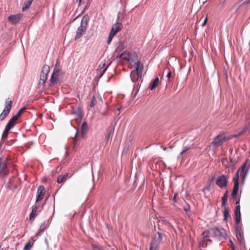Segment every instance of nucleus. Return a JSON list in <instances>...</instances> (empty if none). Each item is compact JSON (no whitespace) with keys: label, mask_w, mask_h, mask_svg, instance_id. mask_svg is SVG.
I'll return each mask as SVG.
<instances>
[{"label":"nucleus","mask_w":250,"mask_h":250,"mask_svg":"<svg viewBox=\"0 0 250 250\" xmlns=\"http://www.w3.org/2000/svg\"><path fill=\"white\" fill-rule=\"evenodd\" d=\"M89 21V17L88 15H84L81 22L80 26L78 28L75 37V40H77L80 38L86 30V27L88 24V21Z\"/></svg>","instance_id":"1"},{"label":"nucleus","mask_w":250,"mask_h":250,"mask_svg":"<svg viewBox=\"0 0 250 250\" xmlns=\"http://www.w3.org/2000/svg\"><path fill=\"white\" fill-rule=\"evenodd\" d=\"M62 71L58 67L56 66L52 73L50 80V83L49 84V86L51 87L55 84L60 85L62 81Z\"/></svg>","instance_id":"2"},{"label":"nucleus","mask_w":250,"mask_h":250,"mask_svg":"<svg viewBox=\"0 0 250 250\" xmlns=\"http://www.w3.org/2000/svg\"><path fill=\"white\" fill-rule=\"evenodd\" d=\"M210 230L216 239L219 240L226 239V230L222 228L213 227L210 229Z\"/></svg>","instance_id":"3"},{"label":"nucleus","mask_w":250,"mask_h":250,"mask_svg":"<svg viewBox=\"0 0 250 250\" xmlns=\"http://www.w3.org/2000/svg\"><path fill=\"white\" fill-rule=\"evenodd\" d=\"M230 139L231 138L226 137L225 133L223 132L215 137L212 142L211 145L213 146H220Z\"/></svg>","instance_id":"4"},{"label":"nucleus","mask_w":250,"mask_h":250,"mask_svg":"<svg viewBox=\"0 0 250 250\" xmlns=\"http://www.w3.org/2000/svg\"><path fill=\"white\" fill-rule=\"evenodd\" d=\"M162 234L160 232H158L157 235H155L152 240L149 250H157L162 240Z\"/></svg>","instance_id":"5"},{"label":"nucleus","mask_w":250,"mask_h":250,"mask_svg":"<svg viewBox=\"0 0 250 250\" xmlns=\"http://www.w3.org/2000/svg\"><path fill=\"white\" fill-rule=\"evenodd\" d=\"M120 58L131 63L138 60V55L134 52L130 53L125 52L120 54Z\"/></svg>","instance_id":"6"},{"label":"nucleus","mask_w":250,"mask_h":250,"mask_svg":"<svg viewBox=\"0 0 250 250\" xmlns=\"http://www.w3.org/2000/svg\"><path fill=\"white\" fill-rule=\"evenodd\" d=\"M9 173V170L6 160H0V177L3 178Z\"/></svg>","instance_id":"7"},{"label":"nucleus","mask_w":250,"mask_h":250,"mask_svg":"<svg viewBox=\"0 0 250 250\" xmlns=\"http://www.w3.org/2000/svg\"><path fill=\"white\" fill-rule=\"evenodd\" d=\"M50 71L49 66L48 65H44L43 66L42 71L41 74L40 82L39 85H43L47 79V75Z\"/></svg>","instance_id":"8"},{"label":"nucleus","mask_w":250,"mask_h":250,"mask_svg":"<svg viewBox=\"0 0 250 250\" xmlns=\"http://www.w3.org/2000/svg\"><path fill=\"white\" fill-rule=\"evenodd\" d=\"M12 102L9 99H8L6 101V105L2 111L0 115V120H3L8 115L11 108Z\"/></svg>","instance_id":"9"},{"label":"nucleus","mask_w":250,"mask_h":250,"mask_svg":"<svg viewBox=\"0 0 250 250\" xmlns=\"http://www.w3.org/2000/svg\"><path fill=\"white\" fill-rule=\"evenodd\" d=\"M246 165L247 162H245L237 171L235 177H237L238 176V180L239 179V174H240V176L242 178L243 181L245 180L248 172V170L246 169Z\"/></svg>","instance_id":"10"},{"label":"nucleus","mask_w":250,"mask_h":250,"mask_svg":"<svg viewBox=\"0 0 250 250\" xmlns=\"http://www.w3.org/2000/svg\"><path fill=\"white\" fill-rule=\"evenodd\" d=\"M216 184L220 188H224L227 186L228 179L226 176L224 174H222L219 176L216 180Z\"/></svg>","instance_id":"11"},{"label":"nucleus","mask_w":250,"mask_h":250,"mask_svg":"<svg viewBox=\"0 0 250 250\" xmlns=\"http://www.w3.org/2000/svg\"><path fill=\"white\" fill-rule=\"evenodd\" d=\"M22 17L23 14L21 13L11 15L8 17V20L12 24H16L20 22Z\"/></svg>","instance_id":"12"},{"label":"nucleus","mask_w":250,"mask_h":250,"mask_svg":"<svg viewBox=\"0 0 250 250\" xmlns=\"http://www.w3.org/2000/svg\"><path fill=\"white\" fill-rule=\"evenodd\" d=\"M45 193V190L44 187L43 186H40L38 187L37 192V198L36 202H38L41 200L43 198Z\"/></svg>","instance_id":"13"},{"label":"nucleus","mask_w":250,"mask_h":250,"mask_svg":"<svg viewBox=\"0 0 250 250\" xmlns=\"http://www.w3.org/2000/svg\"><path fill=\"white\" fill-rule=\"evenodd\" d=\"M234 182V187L231 193V197L234 199L238 192L239 190V181H238V176L237 177H234L233 179Z\"/></svg>","instance_id":"14"},{"label":"nucleus","mask_w":250,"mask_h":250,"mask_svg":"<svg viewBox=\"0 0 250 250\" xmlns=\"http://www.w3.org/2000/svg\"><path fill=\"white\" fill-rule=\"evenodd\" d=\"M133 66L135 68V70H132L133 71H136L138 73L143 75L144 66L142 62L140 61H137L134 63Z\"/></svg>","instance_id":"15"},{"label":"nucleus","mask_w":250,"mask_h":250,"mask_svg":"<svg viewBox=\"0 0 250 250\" xmlns=\"http://www.w3.org/2000/svg\"><path fill=\"white\" fill-rule=\"evenodd\" d=\"M40 208V205H35L32 208V211L30 214L29 219L30 221L34 220L36 216L37 215V212Z\"/></svg>","instance_id":"16"},{"label":"nucleus","mask_w":250,"mask_h":250,"mask_svg":"<svg viewBox=\"0 0 250 250\" xmlns=\"http://www.w3.org/2000/svg\"><path fill=\"white\" fill-rule=\"evenodd\" d=\"M142 74L138 73L136 71H132L130 74V77L132 82L134 83L137 82L139 78L142 79Z\"/></svg>","instance_id":"17"},{"label":"nucleus","mask_w":250,"mask_h":250,"mask_svg":"<svg viewBox=\"0 0 250 250\" xmlns=\"http://www.w3.org/2000/svg\"><path fill=\"white\" fill-rule=\"evenodd\" d=\"M122 28V24L119 23L114 24L111 30L110 33L115 35L118 32L120 31Z\"/></svg>","instance_id":"18"},{"label":"nucleus","mask_w":250,"mask_h":250,"mask_svg":"<svg viewBox=\"0 0 250 250\" xmlns=\"http://www.w3.org/2000/svg\"><path fill=\"white\" fill-rule=\"evenodd\" d=\"M235 222L236 224H239L241 220L240 207L238 205L235 208Z\"/></svg>","instance_id":"19"},{"label":"nucleus","mask_w":250,"mask_h":250,"mask_svg":"<svg viewBox=\"0 0 250 250\" xmlns=\"http://www.w3.org/2000/svg\"><path fill=\"white\" fill-rule=\"evenodd\" d=\"M46 227H47V224H46V222H43L40 226V227L38 230V232L36 234L37 236H40L43 232V231L46 228Z\"/></svg>","instance_id":"20"},{"label":"nucleus","mask_w":250,"mask_h":250,"mask_svg":"<svg viewBox=\"0 0 250 250\" xmlns=\"http://www.w3.org/2000/svg\"><path fill=\"white\" fill-rule=\"evenodd\" d=\"M114 131V128L113 126L110 125L108 129V133L105 137L106 141H108L110 137L112 136Z\"/></svg>","instance_id":"21"},{"label":"nucleus","mask_w":250,"mask_h":250,"mask_svg":"<svg viewBox=\"0 0 250 250\" xmlns=\"http://www.w3.org/2000/svg\"><path fill=\"white\" fill-rule=\"evenodd\" d=\"M159 83V78L158 77L156 78L154 81L150 83V89L151 90L154 89L156 86H158Z\"/></svg>","instance_id":"22"},{"label":"nucleus","mask_w":250,"mask_h":250,"mask_svg":"<svg viewBox=\"0 0 250 250\" xmlns=\"http://www.w3.org/2000/svg\"><path fill=\"white\" fill-rule=\"evenodd\" d=\"M68 174H66L63 175H60L57 178V182L58 183H61L65 181L67 178Z\"/></svg>","instance_id":"23"},{"label":"nucleus","mask_w":250,"mask_h":250,"mask_svg":"<svg viewBox=\"0 0 250 250\" xmlns=\"http://www.w3.org/2000/svg\"><path fill=\"white\" fill-rule=\"evenodd\" d=\"M16 123L15 122L12 121L11 119L9 120V121L5 127L7 129L10 130L12 128H13L16 125Z\"/></svg>","instance_id":"24"},{"label":"nucleus","mask_w":250,"mask_h":250,"mask_svg":"<svg viewBox=\"0 0 250 250\" xmlns=\"http://www.w3.org/2000/svg\"><path fill=\"white\" fill-rule=\"evenodd\" d=\"M9 130H10L7 129V128H6V127L5 128V129L4 130V131L2 133V136H1V139L2 140H5L7 138Z\"/></svg>","instance_id":"25"},{"label":"nucleus","mask_w":250,"mask_h":250,"mask_svg":"<svg viewBox=\"0 0 250 250\" xmlns=\"http://www.w3.org/2000/svg\"><path fill=\"white\" fill-rule=\"evenodd\" d=\"M87 127L88 126L86 122H85L83 123L82 125V135L83 136L84 134L85 131L87 130Z\"/></svg>","instance_id":"26"},{"label":"nucleus","mask_w":250,"mask_h":250,"mask_svg":"<svg viewBox=\"0 0 250 250\" xmlns=\"http://www.w3.org/2000/svg\"><path fill=\"white\" fill-rule=\"evenodd\" d=\"M32 3V0H28L27 1V2L25 4V5L22 7V10L23 11H24L26 10L27 9H28Z\"/></svg>","instance_id":"27"},{"label":"nucleus","mask_w":250,"mask_h":250,"mask_svg":"<svg viewBox=\"0 0 250 250\" xmlns=\"http://www.w3.org/2000/svg\"><path fill=\"white\" fill-rule=\"evenodd\" d=\"M32 245L33 244H31L30 242H27L24 247L23 250H30L31 249Z\"/></svg>","instance_id":"28"},{"label":"nucleus","mask_w":250,"mask_h":250,"mask_svg":"<svg viewBox=\"0 0 250 250\" xmlns=\"http://www.w3.org/2000/svg\"><path fill=\"white\" fill-rule=\"evenodd\" d=\"M202 235L204 239L207 238L210 236V232L208 230H205L203 232Z\"/></svg>","instance_id":"29"},{"label":"nucleus","mask_w":250,"mask_h":250,"mask_svg":"<svg viewBox=\"0 0 250 250\" xmlns=\"http://www.w3.org/2000/svg\"><path fill=\"white\" fill-rule=\"evenodd\" d=\"M165 71H167V77L168 78V81L170 82L171 81L170 78L171 77V72L170 70L169 69L167 68V69H166L165 70Z\"/></svg>","instance_id":"30"},{"label":"nucleus","mask_w":250,"mask_h":250,"mask_svg":"<svg viewBox=\"0 0 250 250\" xmlns=\"http://www.w3.org/2000/svg\"><path fill=\"white\" fill-rule=\"evenodd\" d=\"M228 200V196L223 195L222 198V206L225 207L226 206V202Z\"/></svg>","instance_id":"31"},{"label":"nucleus","mask_w":250,"mask_h":250,"mask_svg":"<svg viewBox=\"0 0 250 250\" xmlns=\"http://www.w3.org/2000/svg\"><path fill=\"white\" fill-rule=\"evenodd\" d=\"M229 216V212L227 208H225V211L224 213V220H227L228 216Z\"/></svg>","instance_id":"32"},{"label":"nucleus","mask_w":250,"mask_h":250,"mask_svg":"<svg viewBox=\"0 0 250 250\" xmlns=\"http://www.w3.org/2000/svg\"><path fill=\"white\" fill-rule=\"evenodd\" d=\"M244 134L243 132L242 131L241 129L237 132V133L234 135H233L232 137L230 138H236L238 136H240Z\"/></svg>","instance_id":"33"},{"label":"nucleus","mask_w":250,"mask_h":250,"mask_svg":"<svg viewBox=\"0 0 250 250\" xmlns=\"http://www.w3.org/2000/svg\"><path fill=\"white\" fill-rule=\"evenodd\" d=\"M244 134L243 132L242 131L241 129L237 132V133L234 135H233L232 137L230 138H236L238 136H240Z\"/></svg>","instance_id":"34"},{"label":"nucleus","mask_w":250,"mask_h":250,"mask_svg":"<svg viewBox=\"0 0 250 250\" xmlns=\"http://www.w3.org/2000/svg\"><path fill=\"white\" fill-rule=\"evenodd\" d=\"M114 36V35L113 34H112V33H111L110 32V34H109V35L108 36V39H107V43L108 44H109L112 41V38H113Z\"/></svg>","instance_id":"35"},{"label":"nucleus","mask_w":250,"mask_h":250,"mask_svg":"<svg viewBox=\"0 0 250 250\" xmlns=\"http://www.w3.org/2000/svg\"><path fill=\"white\" fill-rule=\"evenodd\" d=\"M95 97L94 96H93L92 97L91 99L90 103V106L91 107H93L94 105V103L95 102Z\"/></svg>","instance_id":"36"},{"label":"nucleus","mask_w":250,"mask_h":250,"mask_svg":"<svg viewBox=\"0 0 250 250\" xmlns=\"http://www.w3.org/2000/svg\"><path fill=\"white\" fill-rule=\"evenodd\" d=\"M184 209L187 213L189 212L190 210V207L189 205L187 204L186 206H184Z\"/></svg>","instance_id":"37"},{"label":"nucleus","mask_w":250,"mask_h":250,"mask_svg":"<svg viewBox=\"0 0 250 250\" xmlns=\"http://www.w3.org/2000/svg\"><path fill=\"white\" fill-rule=\"evenodd\" d=\"M26 109V107H23L21 108L17 113L19 116H21V115L22 113V112L25 110Z\"/></svg>","instance_id":"38"},{"label":"nucleus","mask_w":250,"mask_h":250,"mask_svg":"<svg viewBox=\"0 0 250 250\" xmlns=\"http://www.w3.org/2000/svg\"><path fill=\"white\" fill-rule=\"evenodd\" d=\"M20 116L17 114H16V115H15L12 118H11V120L12 121H14L15 122V123H16V121L18 120V118Z\"/></svg>","instance_id":"39"},{"label":"nucleus","mask_w":250,"mask_h":250,"mask_svg":"<svg viewBox=\"0 0 250 250\" xmlns=\"http://www.w3.org/2000/svg\"><path fill=\"white\" fill-rule=\"evenodd\" d=\"M93 249L94 250H103L101 247L97 245H93Z\"/></svg>","instance_id":"40"},{"label":"nucleus","mask_w":250,"mask_h":250,"mask_svg":"<svg viewBox=\"0 0 250 250\" xmlns=\"http://www.w3.org/2000/svg\"><path fill=\"white\" fill-rule=\"evenodd\" d=\"M110 63H109L104 69V70H103L102 72L101 73V74H100V77H102V75L104 74V73L105 72V71L106 70V69H107L108 67L109 66Z\"/></svg>","instance_id":"41"},{"label":"nucleus","mask_w":250,"mask_h":250,"mask_svg":"<svg viewBox=\"0 0 250 250\" xmlns=\"http://www.w3.org/2000/svg\"><path fill=\"white\" fill-rule=\"evenodd\" d=\"M229 242H230V246H231L232 250H234V249H235V246H234L233 243L232 242V241L231 240H229Z\"/></svg>","instance_id":"42"},{"label":"nucleus","mask_w":250,"mask_h":250,"mask_svg":"<svg viewBox=\"0 0 250 250\" xmlns=\"http://www.w3.org/2000/svg\"><path fill=\"white\" fill-rule=\"evenodd\" d=\"M178 195V193H176L174 194V197H173V201L175 203H177V199H176V196H177Z\"/></svg>","instance_id":"43"},{"label":"nucleus","mask_w":250,"mask_h":250,"mask_svg":"<svg viewBox=\"0 0 250 250\" xmlns=\"http://www.w3.org/2000/svg\"><path fill=\"white\" fill-rule=\"evenodd\" d=\"M207 17L206 18V19L204 20L203 23H202V26H204L207 23Z\"/></svg>","instance_id":"44"},{"label":"nucleus","mask_w":250,"mask_h":250,"mask_svg":"<svg viewBox=\"0 0 250 250\" xmlns=\"http://www.w3.org/2000/svg\"><path fill=\"white\" fill-rule=\"evenodd\" d=\"M46 201V200L45 201V202L43 203V204H42V206H41V209L40 210H39V212H41V210H42V208H43V206L45 204Z\"/></svg>","instance_id":"45"},{"label":"nucleus","mask_w":250,"mask_h":250,"mask_svg":"<svg viewBox=\"0 0 250 250\" xmlns=\"http://www.w3.org/2000/svg\"><path fill=\"white\" fill-rule=\"evenodd\" d=\"M186 152V150H183L180 154V156H182L183 154H184Z\"/></svg>","instance_id":"46"},{"label":"nucleus","mask_w":250,"mask_h":250,"mask_svg":"<svg viewBox=\"0 0 250 250\" xmlns=\"http://www.w3.org/2000/svg\"><path fill=\"white\" fill-rule=\"evenodd\" d=\"M78 135V130H77L76 133H75V139H76L77 138Z\"/></svg>","instance_id":"47"},{"label":"nucleus","mask_w":250,"mask_h":250,"mask_svg":"<svg viewBox=\"0 0 250 250\" xmlns=\"http://www.w3.org/2000/svg\"><path fill=\"white\" fill-rule=\"evenodd\" d=\"M249 52L250 54V40L249 42Z\"/></svg>","instance_id":"48"},{"label":"nucleus","mask_w":250,"mask_h":250,"mask_svg":"<svg viewBox=\"0 0 250 250\" xmlns=\"http://www.w3.org/2000/svg\"><path fill=\"white\" fill-rule=\"evenodd\" d=\"M249 3V1L246 0L243 2V4H248Z\"/></svg>","instance_id":"49"},{"label":"nucleus","mask_w":250,"mask_h":250,"mask_svg":"<svg viewBox=\"0 0 250 250\" xmlns=\"http://www.w3.org/2000/svg\"><path fill=\"white\" fill-rule=\"evenodd\" d=\"M120 44L122 46V48H124V43L123 42H120Z\"/></svg>","instance_id":"50"},{"label":"nucleus","mask_w":250,"mask_h":250,"mask_svg":"<svg viewBox=\"0 0 250 250\" xmlns=\"http://www.w3.org/2000/svg\"><path fill=\"white\" fill-rule=\"evenodd\" d=\"M102 115L103 116H105L106 115V113L105 112H103L102 113Z\"/></svg>","instance_id":"51"},{"label":"nucleus","mask_w":250,"mask_h":250,"mask_svg":"<svg viewBox=\"0 0 250 250\" xmlns=\"http://www.w3.org/2000/svg\"><path fill=\"white\" fill-rule=\"evenodd\" d=\"M105 65L104 63H103L102 64V66H104V65ZM99 67H100L101 68H102V65L101 64H100L99 66Z\"/></svg>","instance_id":"52"},{"label":"nucleus","mask_w":250,"mask_h":250,"mask_svg":"<svg viewBox=\"0 0 250 250\" xmlns=\"http://www.w3.org/2000/svg\"><path fill=\"white\" fill-rule=\"evenodd\" d=\"M228 191H227L224 194V195H226V196H228Z\"/></svg>","instance_id":"53"},{"label":"nucleus","mask_w":250,"mask_h":250,"mask_svg":"<svg viewBox=\"0 0 250 250\" xmlns=\"http://www.w3.org/2000/svg\"><path fill=\"white\" fill-rule=\"evenodd\" d=\"M189 149V147H186L184 150H186V151Z\"/></svg>","instance_id":"54"},{"label":"nucleus","mask_w":250,"mask_h":250,"mask_svg":"<svg viewBox=\"0 0 250 250\" xmlns=\"http://www.w3.org/2000/svg\"><path fill=\"white\" fill-rule=\"evenodd\" d=\"M239 203V200L236 202V204H238Z\"/></svg>","instance_id":"55"},{"label":"nucleus","mask_w":250,"mask_h":250,"mask_svg":"<svg viewBox=\"0 0 250 250\" xmlns=\"http://www.w3.org/2000/svg\"><path fill=\"white\" fill-rule=\"evenodd\" d=\"M81 0H77V1H79V3H81Z\"/></svg>","instance_id":"56"}]
</instances>
